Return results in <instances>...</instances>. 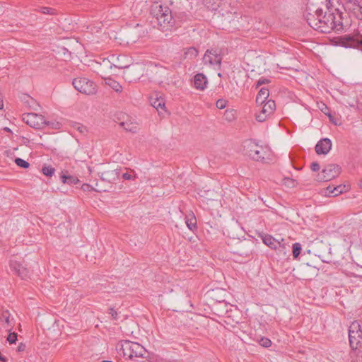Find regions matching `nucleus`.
I'll list each match as a JSON object with an SVG mask.
<instances>
[{"label":"nucleus","instance_id":"nucleus-24","mask_svg":"<svg viewBox=\"0 0 362 362\" xmlns=\"http://www.w3.org/2000/svg\"><path fill=\"white\" fill-rule=\"evenodd\" d=\"M1 322H4L8 326H11L13 319H11V314L8 310H4L1 316Z\"/></svg>","mask_w":362,"mask_h":362},{"label":"nucleus","instance_id":"nucleus-22","mask_svg":"<svg viewBox=\"0 0 362 362\" xmlns=\"http://www.w3.org/2000/svg\"><path fill=\"white\" fill-rule=\"evenodd\" d=\"M105 83L117 93H121L122 90V86L119 83L111 78L105 79Z\"/></svg>","mask_w":362,"mask_h":362},{"label":"nucleus","instance_id":"nucleus-23","mask_svg":"<svg viewBox=\"0 0 362 362\" xmlns=\"http://www.w3.org/2000/svg\"><path fill=\"white\" fill-rule=\"evenodd\" d=\"M348 190V187L344 185H339L337 187H333L332 191H329V194L332 197H337Z\"/></svg>","mask_w":362,"mask_h":362},{"label":"nucleus","instance_id":"nucleus-41","mask_svg":"<svg viewBox=\"0 0 362 362\" xmlns=\"http://www.w3.org/2000/svg\"><path fill=\"white\" fill-rule=\"evenodd\" d=\"M0 361L1 362H8V358L6 357H5L4 356H3L1 352H0Z\"/></svg>","mask_w":362,"mask_h":362},{"label":"nucleus","instance_id":"nucleus-25","mask_svg":"<svg viewBox=\"0 0 362 362\" xmlns=\"http://www.w3.org/2000/svg\"><path fill=\"white\" fill-rule=\"evenodd\" d=\"M42 172L45 175L52 177L55 172V169L51 165H45L42 168Z\"/></svg>","mask_w":362,"mask_h":362},{"label":"nucleus","instance_id":"nucleus-49","mask_svg":"<svg viewBox=\"0 0 362 362\" xmlns=\"http://www.w3.org/2000/svg\"><path fill=\"white\" fill-rule=\"evenodd\" d=\"M84 129H85V127H84L83 126L78 127V130H79L81 132H83Z\"/></svg>","mask_w":362,"mask_h":362},{"label":"nucleus","instance_id":"nucleus-3","mask_svg":"<svg viewBox=\"0 0 362 362\" xmlns=\"http://www.w3.org/2000/svg\"><path fill=\"white\" fill-rule=\"evenodd\" d=\"M120 355L133 360L136 358H145L146 349L140 344L129 340H122L117 346Z\"/></svg>","mask_w":362,"mask_h":362},{"label":"nucleus","instance_id":"nucleus-2","mask_svg":"<svg viewBox=\"0 0 362 362\" xmlns=\"http://www.w3.org/2000/svg\"><path fill=\"white\" fill-rule=\"evenodd\" d=\"M153 18L156 20L158 28L163 31L171 29L175 25V19L168 6L155 5L151 9Z\"/></svg>","mask_w":362,"mask_h":362},{"label":"nucleus","instance_id":"nucleus-8","mask_svg":"<svg viewBox=\"0 0 362 362\" xmlns=\"http://www.w3.org/2000/svg\"><path fill=\"white\" fill-rule=\"evenodd\" d=\"M9 268L13 274L17 275L23 280L30 278V270L15 259H11L9 261Z\"/></svg>","mask_w":362,"mask_h":362},{"label":"nucleus","instance_id":"nucleus-21","mask_svg":"<svg viewBox=\"0 0 362 362\" xmlns=\"http://www.w3.org/2000/svg\"><path fill=\"white\" fill-rule=\"evenodd\" d=\"M284 239H281V242L279 243L276 249H275L274 250L276 251L277 254L279 256L286 257L288 251L289 245L288 244L282 243Z\"/></svg>","mask_w":362,"mask_h":362},{"label":"nucleus","instance_id":"nucleus-16","mask_svg":"<svg viewBox=\"0 0 362 362\" xmlns=\"http://www.w3.org/2000/svg\"><path fill=\"white\" fill-rule=\"evenodd\" d=\"M269 95V89H267L266 88H262L257 95L256 103L259 105L264 104L267 100H269L268 99Z\"/></svg>","mask_w":362,"mask_h":362},{"label":"nucleus","instance_id":"nucleus-1","mask_svg":"<svg viewBox=\"0 0 362 362\" xmlns=\"http://www.w3.org/2000/svg\"><path fill=\"white\" fill-rule=\"evenodd\" d=\"M308 24L322 33H340L344 30L341 13L336 8H329L317 13H304Z\"/></svg>","mask_w":362,"mask_h":362},{"label":"nucleus","instance_id":"nucleus-7","mask_svg":"<svg viewBox=\"0 0 362 362\" xmlns=\"http://www.w3.org/2000/svg\"><path fill=\"white\" fill-rule=\"evenodd\" d=\"M259 112L255 114V119L258 122H265L268 117L272 115L276 110V103L274 100L269 99L264 104L262 105Z\"/></svg>","mask_w":362,"mask_h":362},{"label":"nucleus","instance_id":"nucleus-26","mask_svg":"<svg viewBox=\"0 0 362 362\" xmlns=\"http://www.w3.org/2000/svg\"><path fill=\"white\" fill-rule=\"evenodd\" d=\"M292 249H293V251H292L293 256L295 259H296L299 256L300 251L302 250L300 243H293V246H292Z\"/></svg>","mask_w":362,"mask_h":362},{"label":"nucleus","instance_id":"nucleus-15","mask_svg":"<svg viewBox=\"0 0 362 362\" xmlns=\"http://www.w3.org/2000/svg\"><path fill=\"white\" fill-rule=\"evenodd\" d=\"M262 240L264 244L272 250L276 249L279 240L275 239L273 236L269 234H265L262 236Z\"/></svg>","mask_w":362,"mask_h":362},{"label":"nucleus","instance_id":"nucleus-18","mask_svg":"<svg viewBox=\"0 0 362 362\" xmlns=\"http://www.w3.org/2000/svg\"><path fill=\"white\" fill-rule=\"evenodd\" d=\"M151 105L156 108L158 111L159 110H164L165 108V101L164 99L161 97H158V95H156L155 97L151 96L150 98Z\"/></svg>","mask_w":362,"mask_h":362},{"label":"nucleus","instance_id":"nucleus-27","mask_svg":"<svg viewBox=\"0 0 362 362\" xmlns=\"http://www.w3.org/2000/svg\"><path fill=\"white\" fill-rule=\"evenodd\" d=\"M61 180L64 184H74L76 183V179L71 175H62L61 176Z\"/></svg>","mask_w":362,"mask_h":362},{"label":"nucleus","instance_id":"nucleus-4","mask_svg":"<svg viewBox=\"0 0 362 362\" xmlns=\"http://www.w3.org/2000/svg\"><path fill=\"white\" fill-rule=\"evenodd\" d=\"M341 173V167L337 164H327L322 171L317 175L316 180L318 182H328L338 177Z\"/></svg>","mask_w":362,"mask_h":362},{"label":"nucleus","instance_id":"nucleus-46","mask_svg":"<svg viewBox=\"0 0 362 362\" xmlns=\"http://www.w3.org/2000/svg\"><path fill=\"white\" fill-rule=\"evenodd\" d=\"M323 105L325 106V108L324 110L322 109V112H323L325 114H327L324 110H326L328 109L327 106L325 105V104H323Z\"/></svg>","mask_w":362,"mask_h":362},{"label":"nucleus","instance_id":"nucleus-40","mask_svg":"<svg viewBox=\"0 0 362 362\" xmlns=\"http://www.w3.org/2000/svg\"><path fill=\"white\" fill-rule=\"evenodd\" d=\"M109 314L111 315L112 317L114 320L118 319V313L116 310H115L113 308H110L109 310Z\"/></svg>","mask_w":362,"mask_h":362},{"label":"nucleus","instance_id":"nucleus-19","mask_svg":"<svg viewBox=\"0 0 362 362\" xmlns=\"http://www.w3.org/2000/svg\"><path fill=\"white\" fill-rule=\"evenodd\" d=\"M266 150L267 148L260 146V149H257L254 153H251V158L257 161L264 160L267 155Z\"/></svg>","mask_w":362,"mask_h":362},{"label":"nucleus","instance_id":"nucleus-52","mask_svg":"<svg viewBox=\"0 0 362 362\" xmlns=\"http://www.w3.org/2000/svg\"><path fill=\"white\" fill-rule=\"evenodd\" d=\"M360 15L361 16V18H362V10H361V14H360Z\"/></svg>","mask_w":362,"mask_h":362},{"label":"nucleus","instance_id":"nucleus-30","mask_svg":"<svg viewBox=\"0 0 362 362\" xmlns=\"http://www.w3.org/2000/svg\"><path fill=\"white\" fill-rule=\"evenodd\" d=\"M15 163L18 166L25 168V169L28 168L30 166V163L28 161H26L21 158H16L15 159Z\"/></svg>","mask_w":362,"mask_h":362},{"label":"nucleus","instance_id":"nucleus-20","mask_svg":"<svg viewBox=\"0 0 362 362\" xmlns=\"http://www.w3.org/2000/svg\"><path fill=\"white\" fill-rule=\"evenodd\" d=\"M185 219V223H186L187 228L190 230L194 231L197 228V219L193 213L189 214V215L186 216Z\"/></svg>","mask_w":362,"mask_h":362},{"label":"nucleus","instance_id":"nucleus-14","mask_svg":"<svg viewBox=\"0 0 362 362\" xmlns=\"http://www.w3.org/2000/svg\"><path fill=\"white\" fill-rule=\"evenodd\" d=\"M119 126L122 127L126 132L130 133H136L139 130L138 124L132 119H128L119 122Z\"/></svg>","mask_w":362,"mask_h":362},{"label":"nucleus","instance_id":"nucleus-38","mask_svg":"<svg viewBox=\"0 0 362 362\" xmlns=\"http://www.w3.org/2000/svg\"><path fill=\"white\" fill-rule=\"evenodd\" d=\"M311 170L314 172L318 171L320 169V164L317 162H313L310 165Z\"/></svg>","mask_w":362,"mask_h":362},{"label":"nucleus","instance_id":"nucleus-45","mask_svg":"<svg viewBox=\"0 0 362 362\" xmlns=\"http://www.w3.org/2000/svg\"><path fill=\"white\" fill-rule=\"evenodd\" d=\"M24 348H25V346H24V345H23V344H21V345L18 346V351H23V350H24Z\"/></svg>","mask_w":362,"mask_h":362},{"label":"nucleus","instance_id":"nucleus-29","mask_svg":"<svg viewBox=\"0 0 362 362\" xmlns=\"http://www.w3.org/2000/svg\"><path fill=\"white\" fill-rule=\"evenodd\" d=\"M37 11L43 14H49V15L55 14V10L54 8H50V7H47V6L40 7Z\"/></svg>","mask_w":362,"mask_h":362},{"label":"nucleus","instance_id":"nucleus-13","mask_svg":"<svg viewBox=\"0 0 362 362\" xmlns=\"http://www.w3.org/2000/svg\"><path fill=\"white\" fill-rule=\"evenodd\" d=\"M207 83L208 80L204 74L199 73L194 76V86L197 90H204Z\"/></svg>","mask_w":362,"mask_h":362},{"label":"nucleus","instance_id":"nucleus-37","mask_svg":"<svg viewBox=\"0 0 362 362\" xmlns=\"http://www.w3.org/2000/svg\"><path fill=\"white\" fill-rule=\"evenodd\" d=\"M7 340L10 344H14L17 341V334L10 333L7 337Z\"/></svg>","mask_w":362,"mask_h":362},{"label":"nucleus","instance_id":"nucleus-10","mask_svg":"<svg viewBox=\"0 0 362 362\" xmlns=\"http://www.w3.org/2000/svg\"><path fill=\"white\" fill-rule=\"evenodd\" d=\"M222 57L216 50H206L204 57L203 62L204 64H209L213 66H217L220 67Z\"/></svg>","mask_w":362,"mask_h":362},{"label":"nucleus","instance_id":"nucleus-48","mask_svg":"<svg viewBox=\"0 0 362 362\" xmlns=\"http://www.w3.org/2000/svg\"><path fill=\"white\" fill-rule=\"evenodd\" d=\"M323 105L325 106V108L324 110L322 109V112H323L325 114H327L324 110H326L328 109L327 106L325 105V104H323Z\"/></svg>","mask_w":362,"mask_h":362},{"label":"nucleus","instance_id":"nucleus-44","mask_svg":"<svg viewBox=\"0 0 362 362\" xmlns=\"http://www.w3.org/2000/svg\"><path fill=\"white\" fill-rule=\"evenodd\" d=\"M4 100L3 99L0 98V110H3L4 109Z\"/></svg>","mask_w":362,"mask_h":362},{"label":"nucleus","instance_id":"nucleus-34","mask_svg":"<svg viewBox=\"0 0 362 362\" xmlns=\"http://www.w3.org/2000/svg\"><path fill=\"white\" fill-rule=\"evenodd\" d=\"M226 119L228 121H232L235 118V113L233 110H227L225 112Z\"/></svg>","mask_w":362,"mask_h":362},{"label":"nucleus","instance_id":"nucleus-31","mask_svg":"<svg viewBox=\"0 0 362 362\" xmlns=\"http://www.w3.org/2000/svg\"><path fill=\"white\" fill-rule=\"evenodd\" d=\"M259 344L265 348H268L272 345V341L269 338L262 337L259 341Z\"/></svg>","mask_w":362,"mask_h":362},{"label":"nucleus","instance_id":"nucleus-32","mask_svg":"<svg viewBox=\"0 0 362 362\" xmlns=\"http://www.w3.org/2000/svg\"><path fill=\"white\" fill-rule=\"evenodd\" d=\"M120 58L122 59H124L125 57L124 56H122V57H117V64H113L112 65L116 67V68H118L119 69H125V68H128L129 67V65L128 64H122V62H120Z\"/></svg>","mask_w":362,"mask_h":362},{"label":"nucleus","instance_id":"nucleus-5","mask_svg":"<svg viewBox=\"0 0 362 362\" xmlns=\"http://www.w3.org/2000/svg\"><path fill=\"white\" fill-rule=\"evenodd\" d=\"M72 84L76 90L86 95H92L96 92L94 83L85 77L74 78Z\"/></svg>","mask_w":362,"mask_h":362},{"label":"nucleus","instance_id":"nucleus-47","mask_svg":"<svg viewBox=\"0 0 362 362\" xmlns=\"http://www.w3.org/2000/svg\"><path fill=\"white\" fill-rule=\"evenodd\" d=\"M323 105L325 106V108L324 110L322 109V112H323L325 114H327L324 110H326L328 109L327 106L325 105V104H323Z\"/></svg>","mask_w":362,"mask_h":362},{"label":"nucleus","instance_id":"nucleus-11","mask_svg":"<svg viewBox=\"0 0 362 362\" xmlns=\"http://www.w3.org/2000/svg\"><path fill=\"white\" fill-rule=\"evenodd\" d=\"M332 142L328 138L321 139L315 145V152L317 155H327L332 149Z\"/></svg>","mask_w":362,"mask_h":362},{"label":"nucleus","instance_id":"nucleus-51","mask_svg":"<svg viewBox=\"0 0 362 362\" xmlns=\"http://www.w3.org/2000/svg\"><path fill=\"white\" fill-rule=\"evenodd\" d=\"M360 187H362V180L360 181Z\"/></svg>","mask_w":362,"mask_h":362},{"label":"nucleus","instance_id":"nucleus-17","mask_svg":"<svg viewBox=\"0 0 362 362\" xmlns=\"http://www.w3.org/2000/svg\"><path fill=\"white\" fill-rule=\"evenodd\" d=\"M244 147L246 148L247 155L251 158V153H254L257 149H260V146L253 139L245 141Z\"/></svg>","mask_w":362,"mask_h":362},{"label":"nucleus","instance_id":"nucleus-12","mask_svg":"<svg viewBox=\"0 0 362 362\" xmlns=\"http://www.w3.org/2000/svg\"><path fill=\"white\" fill-rule=\"evenodd\" d=\"M344 8L353 12L354 14H361L362 6L360 4V0H346L344 4Z\"/></svg>","mask_w":362,"mask_h":362},{"label":"nucleus","instance_id":"nucleus-35","mask_svg":"<svg viewBox=\"0 0 362 362\" xmlns=\"http://www.w3.org/2000/svg\"><path fill=\"white\" fill-rule=\"evenodd\" d=\"M122 177L126 180H134L136 178L134 173H124L122 174Z\"/></svg>","mask_w":362,"mask_h":362},{"label":"nucleus","instance_id":"nucleus-28","mask_svg":"<svg viewBox=\"0 0 362 362\" xmlns=\"http://www.w3.org/2000/svg\"><path fill=\"white\" fill-rule=\"evenodd\" d=\"M185 55L187 57L194 59L198 55V50L194 47H189L185 52Z\"/></svg>","mask_w":362,"mask_h":362},{"label":"nucleus","instance_id":"nucleus-42","mask_svg":"<svg viewBox=\"0 0 362 362\" xmlns=\"http://www.w3.org/2000/svg\"><path fill=\"white\" fill-rule=\"evenodd\" d=\"M333 189V187L332 186H328L326 189V193L327 194L328 196H332V194H329V191H332V189Z\"/></svg>","mask_w":362,"mask_h":362},{"label":"nucleus","instance_id":"nucleus-9","mask_svg":"<svg viewBox=\"0 0 362 362\" xmlns=\"http://www.w3.org/2000/svg\"><path fill=\"white\" fill-rule=\"evenodd\" d=\"M23 119L27 124L35 129L41 128L42 125L45 123L42 115L33 112L24 115Z\"/></svg>","mask_w":362,"mask_h":362},{"label":"nucleus","instance_id":"nucleus-36","mask_svg":"<svg viewBox=\"0 0 362 362\" xmlns=\"http://www.w3.org/2000/svg\"><path fill=\"white\" fill-rule=\"evenodd\" d=\"M226 105H227V101L224 99H218L216 103L217 108H218L220 110L225 108Z\"/></svg>","mask_w":362,"mask_h":362},{"label":"nucleus","instance_id":"nucleus-50","mask_svg":"<svg viewBox=\"0 0 362 362\" xmlns=\"http://www.w3.org/2000/svg\"><path fill=\"white\" fill-rule=\"evenodd\" d=\"M4 129L8 132H11V129L8 127H5Z\"/></svg>","mask_w":362,"mask_h":362},{"label":"nucleus","instance_id":"nucleus-33","mask_svg":"<svg viewBox=\"0 0 362 362\" xmlns=\"http://www.w3.org/2000/svg\"><path fill=\"white\" fill-rule=\"evenodd\" d=\"M149 362H165V360L158 355H151L148 356Z\"/></svg>","mask_w":362,"mask_h":362},{"label":"nucleus","instance_id":"nucleus-39","mask_svg":"<svg viewBox=\"0 0 362 362\" xmlns=\"http://www.w3.org/2000/svg\"><path fill=\"white\" fill-rule=\"evenodd\" d=\"M270 81L267 78H260L257 82V86H259L262 84H264V83H269Z\"/></svg>","mask_w":362,"mask_h":362},{"label":"nucleus","instance_id":"nucleus-43","mask_svg":"<svg viewBox=\"0 0 362 362\" xmlns=\"http://www.w3.org/2000/svg\"><path fill=\"white\" fill-rule=\"evenodd\" d=\"M356 42L360 45L362 47V36H361L360 37H358L357 40H356Z\"/></svg>","mask_w":362,"mask_h":362},{"label":"nucleus","instance_id":"nucleus-6","mask_svg":"<svg viewBox=\"0 0 362 362\" xmlns=\"http://www.w3.org/2000/svg\"><path fill=\"white\" fill-rule=\"evenodd\" d=\"M306 6L304 13H317L332 8L330 0H305Z\"/></svg>","mask_w":362,"mask_h":362}]
</instances>
